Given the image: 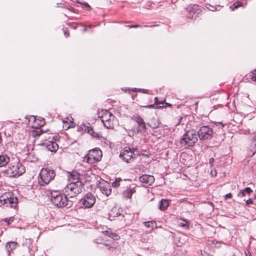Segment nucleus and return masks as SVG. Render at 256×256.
Returning a JSON list of instances; mask_svg holds the SVG:
<instances>
[{
  "instance_id": "a18cd8bd",
  "label": "nucleus",
  "mask_w": 256,
  "mask_h": 256,
  "mask_svg": "<svg viewBox=\"0 0 256 256\" xmlns=\"http://www.w3.org/2000/svg\"><path fill=\"white\" fill-rule=\"evenodd\" d=\"M250 74L256 75V69L252 72Z\"/></svg>"
},
{
  "instance_id": "f704fd0d",
  "label": "nucleus",
  "mask_w": 256,
  "mask_h": 256,
  "mask_svg": "<svg viewBox=\"0 0 256 256\" xmlns=\"http://www.w3.org/2000/svg\"><path fill=\"white\" fill-rule=\"evenodd\" d=\"M224 198L225 200H227L228 198H232V194L231 193H228L224 196Z\"/></svg>"
},
{
  "instance_id": "dca6fc26",
  "label": "nucleus",
  "mask_w": 256,
  "mask_h": 256,
  "mask_svg": "<svg viewBox=\"0 0 256 256\" xmlns=\"http://www.w3.org/2000/svg\"><path fill=\"white\" fill-rule=\"evenodd\" d=\"M249 155L252 156L256 152V132L252 136L250 144L249 146Z\"/></svg>"
},
{
  "instance_id": "f3484780",
  "label": "nucleus",
  "mask_w": 256,
  "mask_h": 256,
  "mask_svg": "<svg viewBox=\"0 0 256 256\" xmlns=\"http://www.w3.org/2000/svg\"><path fill=\"white\" fill-rule=\"evenodd\" d=\"M99 188L101 192L105 194L106 196H109L112 193V189L110 186L107 183L101 184L99 186Z\"/></svg>"
},
{
  "instance_id": "a19ab883",
  "label": "nucleus",
  "mask_w": 256,
  "mask_h": 256,
  "mask_svg": "<svg viewBox=\"0 0 256 256\" xmlns=\"http://www.w3.org/2000/svg\"><path fill=\"white\" fill-rule=\"evenodd\" d=\"M64 34L66 37H68L69 36L67 30H64Z\"/></svg>"
},
{
  "instance_id": "f257e3e1",
  "label": "nucleus",
  "mask_w": 256,
  "mask_h": 256,
  "mask_svg": "<svg viewBox=\"0 0 256 256\" xmlns=\"http://www.w3.org/2000/svg\"><path fill=\"white\" fill-rule=\"evenodd\" d=\"M48 196L50 198L51 202L58 208L66 207L69 208L72 205V202L68 200L65 194H62L58 191H50L49 194H48Z\"/></svg>"
},
{
  "instance_id": "393cba45",
  "label": "nucleus",
  "mask_w": 256,
  "mask_h": 256,
  "mask_svg": "<svg viewBox=\"0 0 256 256\" xmlns=\"http://www.w3.org/2000/svg\"><path fill=\"white\" fill-rule=\"evenodd\" d=\"M144 224L146 228H151V230L156 228V223L154 220L146 222H144Z\"/></svg>"
},
{
  "instance_id": "a878e982",
  "label": "nucleus",
  "mask_w": 256,
  "mask_h": 256,
  "mask_svg": "<svg viewBox=\"0 0 256 256\" xmlns=\"http://www.w3.org/2000/svg\"><path fill=\"white\" fill-rule=\"evenodd\" d=\"M252 192V190L249 187L246 188L242 190H240L238 194L240 196H244L246 194H250Z\"/></svg>"
},
{
  "instance_id": "79ce46f5",
  "label": "nucleus",
  "mask_w": 256,
  "mask_h": 256,
  "mask_svg": "<svg viewBox=\"0 0 256 256\" xmlns=\"http://www.w3.org/2000/svg\"><path fill=\"white\" fill-rule=\"evenodd\" d=\"M209 162L212 165V163L214 162V158H210Z\"/></svg>"
},
{
  "instance_id": "c9c22d12",
  "label": "nucleus",
  "mask_w": 256,
  "mask_h": 256,
  "mask_svg": "<svg viewBox=\"0 0 256 256\" xmlns=\"http://www.w3.org/2000/svg\"><path fill=\"white\" fill-rule=\"evenodd\" d=\"M246 204L247 205H250L253 204V201L252 199L249 198L246 201Z\"/></svg>"
},
{
  "instance_id": "39448f33",
  "label": "nucleus",
  "mask_w": 256,
  "mask_h": 256,
  "mask_svg": "<svg viewBox=\"0 0 256 256\" xmlns=\"http://www.w3.org/2000/svg\"><path fill=\"white\" fill-rule=\"evenodd\" d=\"M55 176L54 171L50 168H42L40 174V179L38 180V183L41 186L48 184L54 178Z\"/></svg>"
},
{
  "instance_id": "72a5a7b5",
  "label": "nucleus",
  "mask_w": 256,
  "mask_h": 256,
  "mask_svg": "<svg viewBox=\"0 0 256 256\" xmlns=\"http://www.w3.org/2000/svg\"><path fill=\"white\" fill-rule=\"evenodd\" d=\"M215 124L220 128H222L224 126V124L221 122H216Z\"/></svg>"
},
{
  "instance_id": "de8ad7c7",
  "label": "nucleus",
  "mask_w": 256,
  "mask_h": 256,
  "mask_svg": "<svg viewBox=\"0 0 256 256\" xmlns=\"http://www.w3.org/2000/svg\"><path fill=\"white\" fill-rule=\"evenodd\" d=\"M26 243L30 244V240H26Z\"/></svg>"
},
{
  "instance_id": "b1692460",
  "label": "nucleus",
  "mask_w": 256,
  "mask_h": 256,
  "mask_svg": "<svg viewBox=\"0 0 256 256\" xmlns=\"http://www.w3.org/2000/svg\"><path fill=\"white\" fill-rule=\"evenodd\" d=\"M169 203L168 200L162 199L159 202L158 208L160 210H164L166 209Z\"/></svg>"
},
{
  "instance_id": "1a4fd4ad",
  "label": "nucleus",
  "mask_w": 256,
  "mask_h": 256,
  "mask_svg": "<svg viewBox=\"0 0 256 256\" xmlns=\"http://www.w3.org/2000/svg\"><path fill=\"white\" fill-rule=\"evenodd\" d=\"M18 198L16 197L4 196L0 197V202L6 206L16 208L18 204Z\"/></svg>"
},
{
  "instance_id": "bb28decb",
  "label": "nucleus",
  "mask_w": 256,
  "mask_h": 256,
  "mask_svg": "<svg viewBox=\"0 0 256 256\" xmlns=\"http://www.w3.org/2000/svg\"><path fill=\"white\" fill-rule=\"evenodd\" d=\"M105 235L108 236L109 237L114 238V240H118L120 238V236L115 232H112L111 231L106 230L104 232Z\"/></svg>"
},
{
  "instance_id": "09e8293b",
  "label": "nucleus",
  "mask_w": 256,
  "mask_h": 256,
  "mask_svg": "<svg viewBox=\"0 0 256 256\" xmlns=\"http://www.w3.org/2000/svg\"><path fill=\"white\" fill-rule=\"evenodd\" d=\"M30 119H32V120H35L36 118H34V116H32L30 118L29 120H30Z\"/></svg>"
},
{
  "instance_id": "8fccbe9b",
  "label": "nucleus",
  "mask_w": 256,
  "mask_h": 256,
  "mask_svg": "<svg viewBox=\"0 0 256 256\" xmlns=\"http://www.w3.org/2000/svg\"><path fill=\"white\" fill-rule=\"evenodd\" d=\"M158 126V122L157 123V124H154V126H153L152 128H157Z\"/></svg>"
},
{
  "instance_id": "864d4df0",
  "label": "nucleus",
  "mask_w": 256,
  "mask_h": 256,
  "mask_svg": "<svg viewBox=\"0 0 256 256\" xmlns=\"http://www.w3.org/2000/svg\"><path fill=\"white\" fill-rule=\"evenodd\" d=\"M28 252H30V246H28Z\"/></svg>"
},
{
  "instance_id": "4c0bfd02",
  "label": "nucleus",
  "mask_w": 256,
  "mask_h": 256,
  "mask_svg": "<svg viewBox=\"0 0 256 256\" xmlns=\"http://www.w3.org/2000/svg\"><path fill=\"white\" fill-rule=\"evenodd\" d=\"M250 76H251L252 81L256 82V75L250 74Z\"/></svg>"
},
{
  "instance_id": "c756f323",
  "label": "nucleus",
  "mask_w": 256,
  "mask_h": 256,
  "mask_svg": "<svg viewBox=\"0 0 256 256\" xmlns=\"http://www.w3.org/2000/svg\"><path fill=\"white\" fill-rule=\"evenodd\" d=\"M122 181V179L120 178H116L115 180L112 182V186L114 188H117L120 186V182Z\"/></svg>"
},
{
  "instance_id": "20e7f679",
  "label": "nucleus",
  "mask_w": 256,
  "mask_h": 256,
  "mask_svg": "<svg viewBox=\"0 0 256 256\" xmlns=\"http://www.w3.org/2000/svg\"><path fill=\"white\" fill-rule=\"evenodd\" d=\"M25 172V168L22 164L17 162L12 164H10L4 173L6 176L8 177H16L22 175Z\"/></svg>"
},
{
  "instance_id": "f03ea898",
  "label": "nucleus",
  "mask_w": 256,
  "mask_h": 256,
  "mask_svg": "<svg viewBox=\"0 0 256 256\" xmlns=\"http://www.w3.org/2000/svg\"><path fill=\"white\" fill-rule=\"evenodd\" d=\"M196 130H191L184 134L180 140V144L186 148L193 146L198 140Z\"/></svg>"
},
{
  "instance_id": "6ab92c4d",
  "label": "nucleus",
  "mask_w": 256,
  "mask_h": 256,
  "mask_svg": "<svg viewBox=\"0 0 256 256\" xmlns=\"http://www.w3.org/2000/svg\"><path fill=\"white\" fill-rule=\"evenodd\" d=\"M136 192L135 188H131L130 186L127 188L126 190L122 192L123 197L126 199L132 198V194Z\"/></svg>"
},
{
  "instance_id": "5701e85b",
  "label": "nucleus",
  "mask_w": 256,
  "mask_h": 256,
  "mask_svg": "<svg viewBox=\"0 0 256 256\" xmlns=\"http://www.w3.org/2000/svg\"><path fill=\"white\" fill-rule=\"evenodd\" d=\"M120 214V210L116 206L113 207L108 213L110 218H114Z\"/></svg>"
},
{
  "instance_id": "7ed1b4c3",
  "label": "nucleus",
  "mask_w": 256,
  "mask_h": 256,
  "mask_svg": "<svg viewBox=\"0 0 256 256\" xmlns=\"http://www.w3.org/2000/svg\"><path fill=\"white\" fill-rule=\"evenodd\" d=\"M83 186L84 184L82 182H70L64 188V192L66 196L74 198L82 192Z\"/></svg>"
},
{
  "instance_id": "412c9836",
  "label": "nucleus",
  "mask_w": 256,
  "mask_h": 256,
  "mask_svg": "<svg viewBox=\"0 0 256 256\" xmlns=\"http://www.w3.org/2000/svg\"><path fill=\"white\" fill-rule=\"evenodd\" d=\"M70 182H81L80 180V174L76 172H72L68 176Z\"/></svg>"
},
{
  "instance_id": "49530a36",
  "label": "nucleus",
  "mask_w": 256,
  "mask_h": 256,
  "mask_svg": "<svg viewBox=\"0 0 256 256\" xmlns=\"http://www.w3.org/2000/svg\"><path fill=\"white\" fill-rule=\"evenodd\" d=\"M140 91H142L144 93H146L147 92V91L148 90H144V89H142V90H140Z\"/></svg>"
},
{
  "instance_id": "3c124183",
  "label": "nucleus",
  "mask_w": 256,
  "mask_h": 256,
  "mask_svg": "<svg viewBox=\"0 0 256 256\" xmlns=\"http://www.w3.org/2000/svg\"><path fill=\"white\" fill-rule=\"evenodd\" d=\"M3 234V231L2 230H0V236H1Z\"/></svg>"
},
{
  "instance_id": "c85d7f7f",
  "label": "nucleus",
  "mask_w": 256,
  "mask_h": 256,
  "mask_svg": "<svg viewBox=\"0 0 256 256\" xmlns=\"http://www.w3.org/2000/svg\"><path fill=\"white\" fill-rule=\"evenodd\" d=\"M156 105V108H162L164 106V102L162 101H160L158 98L156 97L154 98V104Z\"/></svg>"
},
{
  "instance_id": "4468645a",
  "label": "nucleus",
  "mask_w": 256,
  "mask_h": 256,
  "mask_svg": "<svg viewBox=\"0 0 256 256\" xmlns=\"http://www.w3.org/2000/svg\"><path fill=\"white\" fill-rule=\"evenodd\" d=\"M138 180L140 182L150 186L154 182L155 178L152 175L142 174L139 177Z\"/></svg>"
},
{
  "instance_id": "58836bf2",
  "label": "nucleus",
  "mask_w": 256,
  "mask_h": 256,
  "mask_svg": "<svg viewBox=\"0 0 256 256\" xmlns=\"http://www.w3.org/2000/svg\"><path fill=\"white\" fill-rule=\"evenodd\" d=\"M42 130H37L36 132V134H34V136H40V135L42 134Z\"/></svg>"
},
{
  "instance_id": "603ef678",
  "label": "nucleus",
  "mask_w": 256,
  "mask_h": 256,
  "mask_svg": "<svg viewBox=\"0 0 256 256\" xmlns=\"http://www.w3.org/2000/svg\"><path fill=\"white\" fill-rule=\"evenodd\" d=\"M208 203H209V204H210L212 206H214V204H212V202H209Z\"/></svg>"
},
{
  "instance_id": "ea45409f",
  "label": "nucleus",
  "mask_w": 256,
  "mask_h": 256,
  "mask_svg": "<svg viewBox=\"0 0 256 256\" xmlns=\"http://www.w3.org/2000/svg\"><path fill=\"white\" fill-rule=\"evenodd\" d=\"M164 106H164L163 108H166V106H172V104H170L168 103H167V102H164Z\"/></svg>"
},
{
  "instance_id": "a211bd4d",
  "label": "nucleus",
  "mask_w": 256,
  "mask_h": 256,
  "mask_svg": "<svg viewBox=\"0 0 256 256\" xmlns=\"http://www.w3.org/2000/svg\"><path fill=\"white\" fill-rule=\"evenodd\" d=\"M84 131H86L88 133L92 136L96 138H100L101 136V134L100 133L96 132L92 126H90V124L88 123L87 125H84Z\"/></svg>"
},
{
  "instance_id": "6e6552de",
  "label": "nucleus",
  "mask_w": 256,
  "mask_h": 256,
  "mask_svg": "<svg viewBox=\"0 0 256 256\" xmlns=\"http://www.w3.org/2000/svg\"><path fill=\"white\" fill-rule=\"evenodd\" d=\"M197 134L200 140H208L212 138L213 130L209 126H202L197 132Z\"/></svg>"
},
{
  "instance_id": "4be33fe9",
  "label": "nucleus",
  "mask_w": 256,
  "mask_h": 256,
  "mask_svg": "<svg viewBox=\"0 0 256 256\" xmlns=\"http://www.w3.org/2000/svg\"><path fill=\"white\" fill-rule=\"evenodd\" d=\"M10 160V157L7 154H0V167L6 166Z\"/></svg>"
},
{
  "instance_id": "37998d69",
  "label": "nucleus",
  "mask_w": 256,
  "mask_h": 256,
  "mask_svg": "<svg viewBox=\"0 0 256 256\" xmlns=\"http://www.w3.org/2000/svg\"><path fill=\"white\" fill-rule=\"evenodd\" d=\"M245 254L246 256H251V254L248 251L245 252Z\"/></svg>"
},
{
  "instance_id": "ddd939ff",
  "label": "nucleus",
  "mask_w": 256,
  "mask_h": 256,
  "mask_svg": "<svg viewBox=\"0 0 256 256\" xmlns=\"http://www.w3.org/2000/svg\"><path fill=\"white\" fill-rule=\"evenodd\" d=\"M134 119L138 124L136 128L137 132H144L146 130V125L144 120L140 116H136Z\"/></svg>"
},
{
  "instance_id": "0eeeda50",
  "label": "nucleus",
  "mask_w": 256,
  "mask_h": 256,
  "mask_svg": "<svg viewBox=\"0 0 256 256\" xmlns=\"http://www.w3.org/2000/svg\"><path fill=\"white\" fill-rule=\"evenodd\" d=\"M104 126L108 128H112L116 122L115 116L108 110H102L99 116Z\"/></svg>"
},
{
  "instance_id": "aec40b11",
  "label": "nucleus",
  "mask_w": 256,
  "mask_h": 256,
  "mask_svg": "<svg viewBox=\"0 0 256 256\" xmlns=\"http://www.w3.org/2000/svg\"><path fill=\"white\" fill-rule=\"evenodd\" d=\"M47 148L52 152H56L58 148V144L56 142L48 140L46 144Z\"/></svg>"
},
{
  "instance_id": "9d476101",
  "label": "nucleus",
  "mask_w": 256,
  "mask_h": 256,
  "mask_svg": "<svg viewBox=\"0 0 256 256\" xmlns=\"http://www.w3.org/2000/svg\"><path fill=\"white\" fill-rule=\"evenodd\" d=\"M134 155V150L130 148V147L126 146L120 152V157L124 161L128 162L131 160L133 159Z\"/></svg>"
},
{
  "instance_id": "423d86ee",
  "label": "nucleus",
  "mask_w": 256,
  "mask_h": 256,
  "mask_svg": "<svg viewBox=\"0 0 256 256\" xmlns=\"http://www.w3.org/2000/svg\"><path fill=\"white\" fill-rule=\"evenodd\" d=\"M102 157V152L98 148L90 150L84 157V162L89 164H94L100 162Z\"/></svg>"
},
{
  "instance_id": "f8f14e48",
  "label": "nucleus",
  "mask_w": 256,
  "mask_h": 256,
  "mask_svg": "<svg viewBox=\"0 0 256 256\" xmlns=\"http://www.w3.org/2000/svg\"><path fill=\"white\" fill-rule=\"evenodd\" d=\"M188 12L187 18L190 19H195L199 13L198 6L196 4H190L185 8Z\"/></svg>"
},
{
  "instance_id": "5fc2aeb1",
  "label": "nucleus",
  "mask_w": 256,
  "mask_h": 256,
  "mask_svg": "<svg viewBox=\"0 0 256 256\" xmlns=\"http://www.w3.org/2000/svg\"><path fill=\"white\" fill-rule=\"evenodd\" d=\"M86 28H84V32H86Z\"/></svg>"
},
{
  "instance_id": "9b49d317",
  "label": "nucleus",
  "mask_w": 256,
  "mask_h": 256,
  "mask_svg": "<svg viewBox=\"0 0 256 256\" xmlns=\"http://www.w3.org/2000/svg\"><path fill=\"white\" fill-rule=\"evenodd\" d=\"M82 204L86 208L92 207L96 202V197L92 193H88L81 200Z\"/></svg>"
},
{
  "instance_id": "c03bdc74",
  "label": "nucleus",
  "mask_w": 256,
  "mask_h": 256,
  "mask_svg": "<svg viewBox=\"0 0 256 256\" xmlns=\"http://www.w3.org/2000/svg\"><path fill=\"white\" fill-rule=\"evenodd\" d=\"M84 4L86 7H88V8H90V5L88 4V3H87V2H84Z\"/></svg>"
},
{
  "instance_id": "e433bc0d",
  "label": "nucleus",
  "mask_w": 256,
  "mask_h": 256,
  "mask_svg": "<svg viewBox=\"0 0 256 256\" xmlns=\"http://www.w3.org/2000/svg\"><path fill=\"white\" fill-rule=\"evenodd\" d=\"M141 26H140V25H138V24H136V25H129L128 26V27L130 28H139V27H140Z\"/></svg>"
},
{
  "instance_id": "cd10ccee",
  "label": "nucleus",
  "mask_w": 256,
  "mask_h": 256,
  "mask_svg": "<svg viewBox=\"0 0 256 256\" xmlns=\"http://www.w3.org/2000/svg\"><path fill=\"white\" fill-rule=\"evenodd\" d=\"M178 225L180 226L183 227L184 228H188L189 226V224L188 222L185 220H182L180 219L178 220Z\"/></svg>"
},
{
  "instance_id": "7c9ffc66",
  "label": "nucleus",
  "mask_w": 256,
  "mask_h": 256,
  "mask_svg": "<svg viewBox=\"0 0 256 256\" xmlns=\"http://www.w3.org/2000/svg\"><path fill=\"white\" fill-rule=\"evenodd\" d=\"M242 3L240 2H235L233 4V5L231 6L232 10H234L235 9L238 8V7L242 6Z\"/></svg>"
},
{
  "instance_id": "2eb2a0df",
  "label": "nucleus",
  "mask_w": 256,
  "mask_h": 256,
  "mask_svg": "<svg viewBox=\"0 0 256 256\" xmlns=\"http://www.w3.org/2000/svg\"><path fill=\"white\" fill-rule=\"evenodd\" d=\"M18 244L16 242L10 241L6 243L5 248L8 256H10L13 250H14Z\"/></svg>"
},
{
  "instance_id": "473e14b6",
  "label": "nucleus",
  "mask_w": 256,
  "mask_h": 256,
  "mask_svg": "<svg viewBox=\"0 0 256 256\" xmlns=\"http://www.w3.org/2000/svg\"><path fill=\"white\" fill-rule=\"evenodd\" d=\"M58 138H59L58 135L54 134V135L52 136V138H51V136H49L48 138L56 141L58 139Z\"/></svg>"
},
{
  "instance_id": "2f4dec72",
  "label": "nucleus",
  "mask_w": 256,
  "mask_h": 256,
  "mask_svg": "<svg viewBox=\"0 0 256 256\" xmlns=\"http://www.w3.org/2000/svg\"><path fill=\"white\" fill-rule=\"evenodd\" d=\"M156 106H157L156 105H155L154 104H150V105L142 106V108H154V109H156Z\"/></svg>"
}]
</instances>
